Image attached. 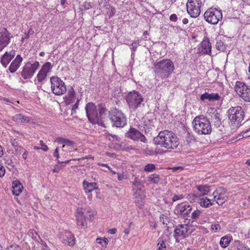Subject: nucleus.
I'll return each mask as SVG.
<instances>
[{
	"label": "nucleus",
	"mask_w": 250,
	"mask_h": 250,
	"mask_svg": "<svg viewBox=\"0 0 250 250\" xmlns=\"http://www.w3.org/2000/svg\"><path fill=\"white\" fill-rule=\"evenodd\" d=\"M113 174L116 175V176L119 181H122L127 178L126 174H125V173H113Z\"/></svg>",
	"instance_id": "43"
},
{
	"label": "nucleus",
	"mask_w": 250,
	"mask_h": 250,
	"mask_svg": "<svg viewBox=\"0 0 250 250\" xmlns=\"http://www.w3.org/2000/svg\"><path fill=\"white\" fill-rule=\"evenodd\" d=\"M116 232H117V229L115 228L110 229L108 231V232L111 234H114L116 233Z\"/></svg>",
	"instance_id": "59"
},
{
	"label": "nucleus",
	"mask_w": 250,
	"mask_h": 250,
	"mask_svg": "<svg viewBox=\"0 0 250 250\" xmlns=\"http://www.w3.org/2000/svg\"><path fill=\"white\" fill-rule=\"evenodd\" d=\"M229 120L235 127L240 125L245 117V112L242 107L237 106L231 107L227 111Z\"/></svg>",
	"instance_id": "6"
},
{
	"label": "nucleus",
	"mask_w": 250,
	"mask_h": 250,
	"mask_svg": "<svg viewBox=\"0 0 250 250\" xmlns=\"http://www.w3.org/2000/svg\"><path fill=\"white\" fill-rule=\"evenodd\" d=\"M28 151L24 149V152L22 154V158L24 160H25L27 158V156L28 155Z\"/></svg>",
	"instance_id": "61"
},
{
	"label": "nucleus",
	"mask_w": 250,
	"mask_h": 250,
	"mask_svg": "<svg viewBox=\"0 0 250 250\" xmlns=\"http://www.w3.org/2000/svg\"><path fill=\"white\" fill-rule=\"evenodd\" d=\"M160 221L164 225H167L169 223V218L167 216L164 214H162L160 216Z\"/></svg>",
	"instance_id": "42"
},
{
	"label": "nucleus",
	"mask_w": 250,
	"mask_h": 250,
	"mask_svg": "<svg viewBox=\"0 0 250 250\" xmlns=\"http://www.w3.org/2000/svg\"><path fill=\"white\" fill-rule=\"evenodd\" d=\"M216 48L217 50L224 51L226 49V45L221 40L218 41L216 43Z\"/></svg>",
	"instance_id": "39"
},
{
	"label": "nucleus",
	"mask_w": 250,
	"mask_h": 250,
	"mask_svg": "<svg viewBox=\"0 0 250 250\" xmlns=\"http://www.w3.org/2000/svg\"><path fill=\"white\" fill-rule=\"evenodd\" d=\"M222 17L221 10L215 7L208 8L204 14L205 21L212 24H217L222 19Z\"/></svg>",
	"instance_id": "9"
},
{
	"label": "nucleus",
	"mask_w": 250,
	"mask_h": 250,
	"mask_svg": "<svg viewBox=\"0 0 250 250\" xmlns=\"http://www.w3.org/2000/svg\"><path fill=\"white\" fill-rule=\"evenodd\" d=\"M109 3V0H99V4L103 7H107Z\"/></svg>",
	"instance_id": "49"
},
{
	"label": "nucleus",
	"mask_w": 250,
	"mask_h": 250,
	"mask_svg": "<svg viewBox=\"0 0 250 250\" xmlns=\"http://www.w3.org/2000/svg\"><path fill=\"white\" fill-rule=\"evenodd\" d=\"M51 88L52 92L56 95H62L66 91L64 82L57 76L50 78Z\"/></svg>",
	"instance_id": "10"
},
{
	"label": "nucleus",
	"mask_w": 250,
	"mask_h": 250,
	"mask_svg": "<svg viewBox=\"0 0 250 250\" xmlns=\"http://www.w3.org/2000/svg\"><path fill=\"white\" fill-rule=\"evenodd\" d=\"M40 145L42 146V147L41 149L43 150V151H46L48 149V147L47 146L44 144V143L43 142V141L41 140L40 141Z\"/></svg>",
	"instance_id": "52"
},
{
	"label": "nucleus",
	"mask_w": 250,
	"mask_h": 250,
	"mask_svg": "<svg viewBox=\"0 0 250 250\" xmlns=\"http://www.w3.org/2000/svg\"><path fill=\"white\" fill-rule=\"evenodd\" d=\"M165 170H169L171 169L173 171H177V170H188V168H186V166H177V167H166L165 168H163Z\"/></svg>",
	"instance_id": "41"
},
{
	"label": "nucleus",
	"mask_w": 250,
	"mask_h": 250,
	"mask_svg": "<svg viewBox=\"0 0 250 250\" xmlns=\"http://www.w3.org/2000/svg\"><path fill=\"white\" fill-rule=\"evenodd\" d=\"M23 59L20 55H18L11 63L9 70L11 73H15L20 67Z\"/></svg>",
	"instance_id": "21"
},
{
	"label": "nucleus",
	"mask_w": 250,
	"mask_h": 250,
	"mask_svg": "<svg viewBox=\"0 0 250 250\" xmlns=\"http://www.w3.org/2000/svg\"><path fill=\"white\" fill-rule=\"evenodd\" d=\"M159 169L155 167L154 164H148L146 165L145 167L144 170L146 172L151 171L153 170H158Z\"/></svg>",
	"instance_id": "40"
},
{
	"label": "nucleus",
	"mask_w": 250,
	"mask_h": 250,
	"mask_svg": "<svg viewBox=\"0 0 250 250\" xmlns=\"http://www.w3.org/2000/svg\"><path fill=\"white\" fill-rule=\"evenodd\" d=\"M103 242H104V245H102V247L106 248V245L108 244V240L107 238H104V239H103Z\"/></svg>",
	"instance_id": "60"
},
{
	"label": "nucleus",
	"mask_w": 250,
	"mask_h": 250,
	"mask_svg": "<svg viewBox=\"0 0 250 250\" xmlns=\"http://www.w3.org/2000/svg\"><path fill=\"white\" fill-rule=\"evenodd\" d=\"M169 20L171 21L176 22L178 20V17L176 14H173L170 16Z\"/></svg>",
	"instance_id": "55"
},
{
	"label": "nucleus",
	"mask_w": 250,
	"mask_h": 250,
	"mask_svg": "<svg viewBox=\"0 0 250 250\" xmlns=\"http://www.w3.org/2000/svg\"><path fill=\"white\" fill-rule=\"evenodd\" d=\"M148 181L153 184H158L160 181L161 178L160 177L159 175H158L156 173L152 174L150 175L149 177Z\"/></svg>",
	"instance_id": "33"
},
{
	"label": "nucleus",
	"mask_w": 250,
	"mask_h": 250,
	"mask_svg": "<svg viewBox=\"0 0 250 250\" xmlns=\"http://www.w3.org/2000/svg\"><path fill=\"white\" fill-rule=\"evenodd\" d=\"M86 116L89 121L93 124H98L105 127L104 122L109 118L110 111H108L103 105L98 107V113L96 107L93 103H88L85 107Z\"/></svg>",
	"instance_id": "1"
},
{
	"label": "nucleus",
	"mask_w": 250,
	"mask_h": 250,
	"mask_svg": "<svg viewBox=\"0 0 250 250\" xmlns=\"http://www.w3.org/2000/svg\"><path fill=\"white\" fill-rule=\"evenodd\" d=\"M157 246L158 248L157 250H167L166 244L162 238H159Z\"/></svg>",
	"instance_id": "37"
},
{
	"label": "nucleus",
	"mask_w": 250,
	"mask_h": 250,
	"mask_svg": "<svg viewBox=\"0 0 250 250\" xmlns=\"http://www.w3.org/2000/svg\"><path fill=\"white\" fill-rule=\"evenodd\" d=\"M247 85L244 83L237 81L236 83L235 86V91L238 94V95L242 98V94L245 91V87Z\"/></svg>",
	"instance_id": "24"
},
{
	"label": "nucleus",
	"mask_w": 250,
	"mask_h": 250,
	"mask_svg": "<svg viewBox=\"0 0 250 250\" xmlns=\"http://www.w3.org/2000/svg\"><path fill=\"white\" fill-rule=\"evenodd\" d=\"M192 210V207L190 205H185L181 206L180 209V214L184 217L188 216Z\"/></svg>",
	"instance_id": "29"
},
{
	"label": "nucleus",
	"mask_w": 250,
	"mask_h": 250,
	"mask_svg": "<svg viewBox=\"0 0 250 250\" xmlns=\"http://www.w3.org/2000/svg\"><path fill=\"white\" fill-rule=\"evenodd\" d=\"M197 189L203 195H206L209 191V187L207 185H201L197 187Z\"/></svg>",
	"instance_id": "34"
},
{
	"label": "nucleus",
	"mask_w": 250,
	"mask_h": 250,
	"mask_svg": "<svg viewBox=\"0 0 250 250\" xmlns=\"http://www.w3.org/2000/svg\"><path fill=\"white\" fill-rule=\"evenodd\" d=\"M53 155L55 157H56L57 159H58L59 158V147H56V148L55 149V150L54 152V153H53Z\"/></svg>",
	"instance_id": "57"
},
{
	"label": "nucleus",
	"mask_w": 250,
	"mask_h": 250,
	"mask_svg": "<svg viewBox=\"0 0 250 250\" xmlns=\"http://www.w3.org/2000/svg\"><path fill=\"white\" fill-rule=\"evenodd\" d=\"M12 192L15 196H18L22 192L23 187L21 186L19 181H15L13 182Z\"/></svg>",
	"instance_id": "26"
},
{
	"label": "nucleus",
	"mask_w": 250,
	"mask_h": 250,
	"mask_svg": "<svg viewBox=\"0 0 250 250\" xmlns=\"http://www.w3.org/2000/svg\"><path fill=\"white\" fill-rule=\"evenodd\" d=\"M237 250H250V249L244 245H241L237 248Z\"/></svg>",
	"instance_id": "56"
},
{
	"label": "nucleus",
	"mask_w": 250,
	"mask_h": 250,
	"mask_svg": "<svg viewBox=\"0 0 250 250\" xmlns=\"http://www.w3.org/2000/svg\"><path fill=\"white\" fill-rule=\"evenodd\" d=\"M12 37L11 33L6 28L0 32V51L9 43Z\"/></svg>",
	"instance_id": "15"
},
{
	"label": "nucleus",
	"mask_w": 250,
	"mask_h": 250,
	"mask_svg": "<svg viewBox=\"0 0 250 250\" xmlns=\"http://www.w3.org/2000/svg\"><path fill=\"white\" fill-rule=\"evenodd\" d=\"M221 97L218 93L205 92L200 96V100L205 102L214 103L220 100Z\"/></svg>",
	"instance_id": "16"
},
{
	"label": "nucleus",
	"mask_w": 250,
	"mask_h": 250,
	"mask_svg": "<svg viewBox=\"0 0 250 250\" xmlns=\"http://www.w3.org/2000/svg\"><path fill=\"white\" fill-rule=\"evenodd\" d=\"M55 141L60 144H65L68 146H72L74 144L73 141L62 137L57 138Z\"/></svg>",
	"instance_id": "31"
},
{
	"label": "nucleus",
	"mask_w": 250,
	"mask_h": 250,
	"mask_svg": "<svg viewBox=\"0 0 250 250\" xmlns=\"http://www.w3.org/2000/svg\"><path fill=\"white\" fill-rule=\"evenodd\" d=\"M230 242V238L228 236H225L222 237L220 241V245L223 248H227Z\"/></svg>",
	"instance_id": "30"
},
{
	"label": "nucleus",
	"mask_w": 250,
	"mask_h": 250,
	"mask_svg": "<svg viewBox=\"0 0 250 250\" xmlns=\"http://www.w3.org/2000/svg\"><path fill=\"white\" fill-rule=\"evenodd\" d=\"M202 3L201 0H188L187 3L188 13L191 18L198 17L201 13Z\"/></svg>",
	"instance_id": "12"
},
{
	"label": "nucleus",
	"mask_w": 250,
	"mask_h": 250,
	"mask_svg": "<svg viewBox=\"0 0 250 250\" xmlns=\"http://www.w3.org/2000/svg\"><path fill=\"white\" fill-rule=\"evenodd\" d=\"M51 68L52 65L50 62H47L42 66L37 76V78L39 82H42L45 80L48 72Z\"/></svg>",
	"instance_id": "17"
},
{
	"label": "nucleus",
	"mask_w": 250,
	"mask_h": 250,
	"mask_svg": "<svg viewBox=\"0 0 250 250\" xmlns=\"http://www.w3.org/2000/svg\"><path fill=\"white\" fill-rule=\"evenodd\" d=\"M243 138H247L250 137V129L247 130L241 133Z\"/></svg>",
	"instance_id": "53"
},
{
	"label": "nucleus",
	"mask_w": 250,
	"mask_h": 250,
	"mask_svg": "<svg viewBox=\"0 0 250 250\" xmlns=\"http://www.w3.org/2000/svg\"><path fill=\"white\" fill-rule=\"evenodd\" d=\"M109 119L113 126L123 127L126 125V118L122 111L116 108L111 109Z\"/></svg>",
	"instance_id": "8"
},
{
	"label": "nucleus",
	"mask_w": 250,
	"mask_h": 250,
	"mask_svg": "<svg viewBox=\"0 0 250 250\" xmlns=\"http://www.w3.org/2000/svg\"><path fill=\"white\" fill-rule=\"evenodd\" d=\"M68 96L70 101L69 103H73L74 102L75 97V92L72 87H71V89L68 90Z\"/></svg>",
	"instance_id": "38"
},
{
	"label": "nucleus",
	"mask_w": 250,
	"mask_h": 250,
	"mask_svg": "<svg viewBox=\"0 0 250 250\" xmlns=\"http://www.w3.org/2000/svg\"><path fill=\"white\" fill-rule=\"evenodd\" d=\"M226 190L222 188H219L213 193L214 199L219 205H223L228 199L226 195Z\"/></svg>",
	"instance_id": "14"
},
{
	"label": "nucleus",
	"mask_w": 250,
	"mask_h": 250,
	"mask_svg": "<svg viewBox=\"0 0 250 250\" xmlns=\"http://www.w3.org/2000/svg\"><path fill=\"white\" fill-rule=\"evenodd\" d=\"M183 198V196L182 195H175L173 198H172V201L173 202H175L177 200H179L180 199H182Z\"/></svg>",
	"instance_id": "54"
},
{
	"label": "nucleus",
	"mask_w": 250,
	"mask_h": 250,
	"mask_svg": "<svg viewBox=\"0 0 250 250\" xmlns=\"http://www.w3.org/2000/svg\"><path fill=\"white\" fill-rule=\"evenodd\" d=\"M96 242L98 244H101L102 245H104V243L103 239L101 238H98L96 239Z\"/></svg>",
	"instance_id": "63"
},
{
	"label": "nucleus",
	"mask_w": 250,
	"mask_h": 250,
	"mask_svg": "<svg viewBox=\"0 0 250 250\" xmlns=\"http://www.w3.org/2000/svg\"><path fill=\"white\" fill-rule=\"evenodd\" d=\"M129 232H130V229L129 228H127V229H125L124 230V232L125 234H128L129 233Z\"/></svg>",
	"instance_id": "64"
},
{
	"label": "nucleus",
	"mask_w": 250,
	"mask_h": 250,
	"mask_svg": "<svg viewBox=\"0 0 250 250\" xmlns=\"http://www.w3.org/2000/svg\"><path fill=\"white\" fill-rule=\"evenodd\" d=\"M242 98L246 102H250V88L245 87V91L242 94Z\"/></svg>",
	"instance_id": "35"
},
{
	"label": "nucleus",
	"mask_w": 250,
	"mask_h": 250,
	"mask_svg": "<svg viewBox=\"0 0 250 250\" xmlns=\"http://www.w3.org/2000/svg\"><path fill=\"white\" fill-rule=\"evenodd\" d=\"M126 101L129 108L133 111L144 106V98L138 91L133 90L129 92L126 97Z\"/></svg>",
	"instance_id": "7"
},
{
	"label": "nucleus",
	"mask_w": 250,
	"mask_h": 250,
	"mask_svg": "<svg viewBox=\"0 0 250 250\" xmlns=\"http://www.w3.org/2000/svg\"><path fill=\"white\" fill-rule=\"evenodd\" d=\"M139 44V42L138 41H134L132 44H131V47L130 49L132 51L135 52L137 50V48L138 47V45Z\"/></svg>",
	"instance_id": "48"
},
{
	"label": "nucleus",
	"mask_w": 250,
	"mask_h": 250,
	"mask_svg": "<svg viewBox=\"0 0 250 250\" xmlns=\"http://www.w3.org/2000/svg\"><path fill=\"white\" fill-rule=\"evenodd\" d=\"M154 68L156 76L164 80L171 74L174 69V65L170 59H163L154 63Z\"/></svg>",
	"instance_id": "3"
},
{
	"label": "nucleus",
	"mask_w": 250,
	"mask_h": 250,
	"mask_svg": "<svg viewBox=\"0 0 250 250\" xmlns=\"http://www.w3.org/2000/svg\"><path fill=\"white\" fill-rule=\"evenodd\" d=\"M15 55L16 52L14 50L5 52L1 58L0 62L2 65L6 68Z\"/></svg>",
	"instance_id": "20"
},
{
	"label": "nucleus",
	"mask_w": 250,
	"mask_h": 250,
	"mask_svg": "<svg viewBox=\"0 0 250 250\" xmlns=\"http://www.w3.org/2000/svg\"><path fill=\"white\" fill-rule=\"evenodd\" d=\"M13 121L18 123H28L30 121V118L24 116L22 114H18L12 117Z\"/></svg>",
	"instance_id": "25"
},
{
	"label": "nucleus",
	"mask_w": 250,
	"mask_h": 250,
	"mask_svg": "<svg viewBox=\"0 0 250 250\" xmlns=\"http://www.w3.org/2000/svg\"><path fill=\"white\" fill-rule=\"evenodd\" d=\"M192 124L194 131L199 135H208L212 132L210 121L203 115L195 117Z\"/></svg>",
	"instance_id": "4"
},
{
	"label": "nucleus",
	"mask_w": 250,
	"mask_h": 250,
	"mask_svg": "<svg viewBox=\"0 0 250 250\" xmlns=\"http://www.w3.org/2000/svg\"><path fill=\"white\" fill-rule=\"evenodd\" d=\"M188 231V226L187 225H178L174 229V236L175 238L178 237L185 238Z\"/></svg>",
	"instance_id": "18"
},
{
	"label": "nucleus",
	"mask_w": 250,
	"mask_h": 250,
	"mask_svg": "<svg viewBox=\"0 0 250 250\" xmlns=\"http://www.w3.org/2000/svg\"><path fill=\"white\" fill-rule=\"evenodd\" d=\"M211 122L213 125L218 128L222 125L221 115L217 110L215 111L211 115Z\"/></svg>",
	"instance_id": "23"
},
{
	"label": "nucleus",
	"mask_w": 250,
	"mask_h": 250,
	"mask_svg": "<svg viewBox=\"0 0 250 250\" xmlns=\"http://www.w3.org/2000/svg\"><path fill=\"white\" fill-rule=\"evenodd\" d=\"M62 242L65 245L73 246L75 243L73 234L70 231H65L61 237Z\"/></svg>",
	"instance_id": "19"
},
{
	"label": "nucleus",
	"mask_w": 250,
	"mask_h": 250,
	"mask_svg": "<svg viewBox=\"0 0 250 250\" xmlns=\"http://www.w3.org/2000/svg\"><path fill=\"white\" fill-rule=\"evenodd\" d=\"M6 250H21V249L19 245L13 244L7 247Z\"/></svg>",
	"instance_id": "47"
},
{
	"label": "nucleus",
	"mask_w": 250,
	"mask_h": 250,
	"mask_svg": "<svg viewBox=\"0 0 250 250\" xmlns=\"http://www.w3.org/2000/svg\"><path fill=\"white\" fill-rule=\"evenodd\" d=\"M132 190L136 205L139 208L142 207L146 197L145 189L143 183L138 178H135V181L133 182Z\"/></svg>",
	"instance_id": "5"
},
{
	"label": "nucleus",
	"mask_w": 250,
	"mask_h": 250,
	"mask_svg": "<svg viewBox=\"0 0 250 250\" xmlns=\"http://www.w3.org/2000/svg\"><path fill=\"white\" fill-rule=\"evenodd\" d=\"M107 10V14L109 18L114 16L116 12V9L112 6L108 5L106 7Z\"/></svg>",
	"instance_id": "36"
},
{
	"label": "nucleus",
	"mask_w": 250,
	"mask_h": 250,
	"mask_svg": "<svg viewBox=\"0 0 250 250\" xmlns=\"http://www.w3.org/2000/svg\"><path fill=\"white\" fill-rule=\"evenodd\" d=\"M125 136L134 141H140L143 143H146L147 139L146 137L137 129L130 127L129 129L125 133Z\"/></svg>",
	"instance_id": "13"
},
{
	"label": "nucleus",
	"mask_w": 250,
	"mask_h": 250,
	"mask_svg": "<svg viewBox=\"0 0 250 250\" xmlns=\"http://www.w3.org/2000/svg\"><path fill=\"white\" fill-rule=\"evenodd\" d=\"M193 140H194V138H193V136L190 135V134L189 132H188L187 134L186 141L188 143H191V142H192L193 141Z\"/></svg>",
	"instance_id": "50"
},
{
	"label": "nucleus",
	"mask_w": 250,
	"mask_h": 250,
	"mask_svg": "<svg viewBox=\"0 0 250 250\" xmlns=\"http://www.w3.org/2000/svg\"><path fill=\"white\" fill-rule=\"evenodd\" d=\"M34 33V31L31 28H30L28 30V32L25 34V38H28L29 37V35H32Z\"/></svg>",
	"instance_id": "58"
},
{
	"label": "nucleus",
	"mask_w": 250,
	"mask_h": 250,
	"mask_svg": "<svg viewBox=\"0 0 250 250\" xmlns=\"http://www.w3.org/2000/svg\"><path fill=\"white\" fill-rule=\"evenodd\" d=\"M155 145L169 149L176 148L179 145L178 138L171 131L165 130L161 131L158 135L153 139Z\"/></svg>",
	"instance_id": "2"
},
{
	"label": "nucleus",
	"mask_w": 250,
	"mask_h": 250,
	"mask_svg": "<svg viewBox=\"0 0 250 250\" xmlns=\"http://www.w3.org/2000/svg\"><path fill=\"white\" fill-rule=\"evenodd\" d=\"M39 66V62L37 61L26 62L22 68L21 77L25 80L31 78Z\"/></svg>",
	"instance_id": "11"
},
{
	"label": "nucleus",
	"mask_w": 250,
	"mask_h": 250,
	"mask_svg": "<svg viewBox=\"0 0 250 250\" xmlns=\"http://www.w3.org/2000/svg\"><path fill=\"white\" fill-rule=\"evenodd\" d=\"M201 213V212L200 210L196 209L191 213V217L193 219H196L198 218Z\"/></svg>",
	"instance_id": "44"
},
{
	"label": "nucleus",
	"mask_w": 250,
	"mask_h": 250,
	"mask_svg": "<svg viewBox=\"0 0 250 250\" xmlns=\"http://www.w3.org/2000/svg\"><path fill=\"white\" fill-rule=\"evenodd\" d=\"M42 244L43 247V248H42L43 250L49 249L48 247L47 246L46 244L42 241Z\"/></svg>",
	"instance_id": "62"
},
{
	"label": "nucleus",
	"mask_w": 250,
	"mask_h": 250,
	"mask_svg": "<svg viewBox=\"0 0 250 250\" xmlns=\"http://www.w3.org/2000/svg\"><path fill=\"white\" fill-rule=\"evenodd\" d=\"M83 185L85 192H90L98 188L96 183H89L88 182L84 181L83 182Z\"/></svg>",
	"instance_id": "27"
},
{
	"label": "nucleus",
	"mask_w": 250,
	"mask_h": 250,
	"mask_svg": "<svg viewBox=\"0 0 250 250\" xmlns=\"http://www.w3.org/2000/svg\"><path fill=\"white\" fill-rule=\"evenodd\" d=\"M76 218L78 226L81 227L86 226L85 218L83 212H78L76 214Z\"/></svg>",
	"instance_id": "28"
},
{
	"label": "nucleus",
	"mask_w": 250,
	"mask_h": 250,
	"mask_svg": "<svg viewBox=\"0 0 250 250\" xmlns=\"http://www.w3.org/2000/svg\"><path fill=\"white\" fill-rule=\"evenodd\" d=\"M79 100H77L76 103L73 105L71 109V115H73L76 113V109H78L79 104Z\"/></svg>",
	"instance_id": "45"
},
{
	"label": "nucleus",
	"mask_w": 250,
	"mask_h": 250,
	"mask_svg": "<svg viewBox=\"0 0 250 250\" xmlns=\"http://www.w3.org/2000/svg\"><path fill=\"white\" fill-rule=\"evenodd\" d=\"M200 205L201 207L208 208L213 205L211 201L207 198H203L200 199Z\"/></svg>",
	"instance_id": "32"
},
{
	"label": "nucleus",
	"mask_w": 250,
	"mask_h": 250,
	"mask_svg": "<svg viewBox=\"0 0 250 250\" xmlns=\"http://www.w3.org/2000/svg\"><path fill=\"white\" fill-rule=\"evenodd\" d=\"M91 8V4L90 2H85L81 5L82 10H88Z\"/></svg>",
	"instance_id": "46"
},
{
	"label": "nucleus",
	"mask_w": 250,
	"mask_h": 250,
	"mask_svg": "<svg viewBox=\"0 0 250 250\" xmlns=\"http://www.w3.org/2000/svg\"><path fill=\"white\" fill-rule=\"evenodd\" d=\"M211 43L209 42V39L207 37H205L199 49L201 50V52L203 53L209 54L211 53Z\"/></svg>",
	"instance_id": "22"
},
{
	"label": "nucleus",
	"mask_w": 250,
	"mask_h": 250,
	"mask_svg": "<svg viewBox=\"0 0 250 250\" xmlns=\"http://www.w3.org/2000/svg\"><path fill=\"white\" fill-rule=\"evenodd\" d=\"M211 229L214 232H217L218 230H220L221 227L219 224H216L211 225Z\"/></svg>",
	"instance_id": "51"
}]
</instances>
